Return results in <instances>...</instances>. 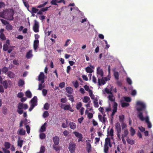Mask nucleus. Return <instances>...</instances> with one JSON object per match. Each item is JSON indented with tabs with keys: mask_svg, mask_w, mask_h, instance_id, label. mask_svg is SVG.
<instances>
[{
	"mask_svg": "<svg viewBox=\"0 0 153 153\" xmlns=\"http://www.w3.org/2000/svg\"><path fill=\"white\" fill-rule=\"evenodd\" d=\"M137 105L138 106L136 108V110L137 111V117L139 119L142 121L145 120L147 123L150 122L145 104L141 101H138Z\"/></svg>",
	"mask_w": 153,
	"mask_h": 153,
	"instance_id": "nucleus-1",
	"label": "nucleus"
},
{
	"mask_svg": "<svg viewBox=\"0 0 153 153\" xmlns=\"http://www.w3.org/2000/svg\"><path fill=\"white\" fill-rule=\"evenodd\" d=\"M14 14V10L12 9L5 11L4 12V18L8 20L11 21L13 19V15Z\"/></svg>",
	"mask_w": 153,
	"mask_h": 153,
	"instance_id": "nucleus-2",
	"label": "nucleus"
},
{
	"mask_svg": "<svg viewBox=\"0 0 153 153\" xmlns=\"http://www.w3.org/2000/svg\"><path fill=\"white\" fill-rule=\"evenodd\" d=\"M68 148L71 153H74L75 152L76 149L75 144L74 143L70 142L69 143Z\"/></svg>",
	"mask_w": 153,
	"mask_h": 153,
	"instance_id": "nucleus-3",
	"label": "nucleus"
},
{
	"mask_svg": "<svg viewBox=\"0 0 153 153\" xmlns=\"http://www.w3.org/2000/svg\"><path fill=\"white\" fill-rule=\"evenodd\" d=\"M1 84H2L4 88L6 89L9 87V85L11 86L12 85V82L10 80H5Z\"/></svg>",
	"mask_w": 153,
	"mask_h": 153,
	"instance_id": "nucleus-4",
	"label": "nucleus"
},
{
	"mask_svg": "<svg viewBox=\"0 0 153 153\" xmlns=\"http://www.w3.org/2000/svg\"><path fill=\"white\" fill-rule=\"evenodd\" d=\"M73 133L76 137L79 138L78 140V142L82 141L83 137L82 134L77 131H74L73 132Z\"/></svg>",
	"mask_w": 153,
	"mask_h": 153,
	"instance_id": "nucleus-5",
	"label": "nucleus"
},
{
	"mask_svg": "<svg viewBox=\"0 0 153 153\" xmlns=\"http://www.w3.org/2000/svg\"><path fill=\"white\" fill-rule=\"evenodd\" d=\"M39 25L38 22L36 20H34V24L33 27V29L35 32L39 31Z\"/></svg>",
	"mask_w": 153,
	"mask_h": 153,
	"instance_id": "nucleus-6",
	"label": "nucleus"
},
{
	"mask_svg": "<svg viewBox=\"0 0 153 153\" xmlns=\"http://www.w3.org/2000/svg\"><path fill=\"white\" fill-rule=\"evenodd\" d=\"M91 140H86V150L88 153L90 152L91 151V146L90 143L88 141H90Z\"/></svg>",
	"mask_w": 153,
	"mask_h": 153,
	"instance_id": "nucleus-7",
	"label": "nucleus"
},
{
	"mask_svg": "<svg viewBox=\"0 0 153 153\" xmlns=\"http://www.w3.org/2000/svg\"><path fill=\"white\" fill-rule=\"evenodd\" d=\"M128 134V131L127 129H125L124 134L122 135V140L124 144H126V141L124 139L125 137H127Z\"/></svg>",
	"mask_w": 153,
	"mask_h": 153,
	"instance_id": "nucleus-8",
	"label": "nucleus"
},
{
	"mask_svg": "<svg viewBox=\"0 0 153 153\" xmlns=\"http://www.w3.org/2000/svg\"><path fill=\"white\" fill-rule=\"evenodd\" d=\"M105 80L102 77V78L101 79H100L99 78L98 79V85L99 86H100L102 84H105L106 82L105 81L107 80V78L106 77L105 78Z\"/></svg>",
	"mask_w": 153,
	"mask_h": 153,
	"instance_id": "nucleus-9",
	"label": "nucleus"
},
{
	"mask_svg": "<svg viewBox=\"0 0 153 153\" xmlns=\"http://www.w3.org/2000/svg\"><path fill=\"white\" fill-rule=\"evenodd\" d=\"M117 104L115 102H114V105L113 106V109L112 110V112L111 114V116H114L115 114V113L117 111Z\"/></svg>",
	"mask_w": 153,
	"mask_h": 153,
	"instance_id": "nucleus-10",
	"label": "nucleus"
},
{
	"mask_svg": "<svg viewBox=\"0 0 153 153\" xmlns=\"http://www.w3.org/2000/svg\"><path fill=\"white\" fill-rule=\"evenodd\" d=\"M45 75L43 72H40L38 77V80L41 81L42 83H43L44 82Z\"/></svg>",
	"mask_w": 153,
	"mask_h": 153,
	"instance_id": "nucleus-11",
	"label": "nucleus"
},
{
	"mask_svg": "<svg viewBox=\"0 0 153 153\" xmlns=\"http://www.w3.org/2000/svg\"><path fill=\"white\" fill-rule=\"evenodd\" d=\"M37 97L34 96L31 100V105L36 106L37 105Z\"/></svg>",
	"mask_w": 153,
	"mask_h": 153,
	"instance_id": "nucleus-12",
	"label": "nucleus"
},
{
	"mask_svg": "<svg viewBox=\"0 0 153 153\" xmlns=\"http://www.w3.org/2000/svg\"><path fill=\"white\" fill-rule=\"evenodd\" d=\"M53 142L55 145H57L59 144V139L58 137L55 136L53 138Z\"/></svg>",
	"mask_w": 153,
	"mask_h": 153,
	"instance_id": "nucleus-13",
	"label": "nucleus"
},
{
	"mask_svg": "<svg viewBox=\"0 0 153 153\" xmlns=\"http://www.w3.org/2000/svg\"><path fill=\"white\" fill-rule=\"evenodd\" d=\"M116 130L117 131V133H121V129L120 125L119 123H117L115 126Z\"/></svg>",
	"mask_w": 153,
	"mask_h": 153,
	"instance_id": "nucleus-14",
	"label": "nucleus"
},
{
	"mask_svg": "<svg viewBox=\"0 0 153 153\" xmlns=\"http://www.w3.org/2000/svg\"><path fill=\"white\" fill-rule=\"evenodd\" d=\"M39 42L38 40H35L33 42V48L35 50H36L39 45Z\"/></svg>",
	"mask_w": 153,
	"mask_h": 153,
	"instance_id": "nucleus-15",
	"label": "nucleus"
},
{
	"mask_svg": "<svg viewBox=\"0 0 153 153\" xmlns=\"http://www.w3.org/2000/svg\"><path fill=\"white\" fill-rule=\"evenodd\" d=\"M97 74L100 75L101 77H103V72L100 67H98L97 68Z\"/></svg>",
	"mask_w": 153,
	"mask_h": 153,
	"instance_id": "nucleus-16",
	"label": "nucleus"
},
{
	"mask_svg": "<svg viewBox=\"0 0 153 153\" xmlns=\"http://www.w3.org/2000/svg\"><path fill=\"white\" fill-rule=\"evenodd\" d=\"M63 109L65 110H69L71 112L74 111V110L72 109L70 105H65Z\"/></svg>",
	"mask_w": 153,
	"mask_h": 153,
	"instance_id": "nucleus-17",
	"label": "nucleus"
},
{
	"mask_svg": "<svg viewBox=\"0 0 153 153\" xmlns=\"http://www.w3.org/2000/svg\"><path fill=\"white\" fill-rule=\"evenodd\" d=\"M69 125L70 128L74 130L76 128V125L74 122H70L69 123Z\"/></svg>",
	"mask_w": 153,
	"mask_h": 153,
	"instance_id": "nucleus-18",
	"label": "nucleus"
},
{
	"mask_svg": "<svg viewBox=\"0 0 153 153\" xmlns=\"http://www.w3.org/2000/svg\"><path fill=\"white\" fill-rule=\"evenodd\" d=\"M18 134L24 135L25 134V131L23 128L19 129L17 132Z\"/></svg>",
	"mask_w": 153,
	"mask_h": 153,
	"instance_id": "nucleus-19",
	"label": "nucleus"
},
{
	"mask_svg": "<svg viewBox=\"0 0 153 153\" xmlns=\"http://www.w3.org/2000/svg\"><path fill=\"white\" fill-rule=\"evenodd\" d=\"M66 92L70 94H71L73 92V89L70 87H66L65 88Z\"/></svg>",
	"mask_w": 153,
	"mask_h": 153,
	"instance_id": "nucleus-20",
	"label": "nucleus"
},
{
	"mask_svg": "<svg viewBox=\"0 0 153 153\" xmlns=\"http://www.w3.org/2000/svg\"><path fill=\"white\" fill-rule=\"evenodd\" d=\"M33 56L32 50H30L28 52L26 55V57L27 59H30Z\"/></svg>",
	"mask_w": 153,
	"mask_h": 153,
	"instance_id": "nucleus-21",
	"label": "nucleus"
},
{
	"mask_svg": "<svg viewBox=\"0 0 153 153\" xmlns=\"http://www.w3.org/2000/svg\"><path fill=\"white\" fill-rule=\"evenodd\" d=\"M105 145H108L110 147L111 146V144L110 142V139L109 138H107L105 139Z\"/></svg>",
	"mask_w": 153,
	"mask_h": 153,
	"instance_id": "nucleus-22",
	"label": "nucleus"
},
{
	"mask_svg": "<svg viewBox=\"0 0 153 153\" xmlns=\"http://www.w3.org/2000/svg\"><path fill=\"white\" fill-rule=\"evenodd\" d=\"M7 75L10 78H13L15 76V74L14 73L10 71H8L7 73Z\"/></svg>",
	"mask_w": 153,
	"mask_h": 153,
	"instance_id": "nucleus-23",
	"label": "nucleus"
},
{
	"mask_svg": "<svg viewBox=\"0 0 153 153\" xmlns=\"http://www.w3.org/2000/svg\"><path fill=\"white\" fill-rule=\"evenodd\" d=\"M26 96L28 98H30L32 96V94L30 91H27L25 93Z\"/></svg>",
	"mask_w": 153,
	"mask_h": 153,
	"instance_id": "nucleus-24",
	"label": "nucleus"
},
{
	"mask_svg": "<svg viewBox=\"0 0 153 153\" xmlns=\"http://www.w3.org/2000/svg\"><path fill=\"white\" fill-rule=\"evenodd\" d=\"M85 70L88 73H91L94 71L90 67L88 66L85 68Z\"/></svg>",
	"mask_w": 153,
	"mask_h": 153,
	"instance_id": "nucleus-25",
	"label": "nucleus"
},
{
	"mask_svg": "<svg viewBox=\"0 0 153 153\" xmlns=\"http://www.w3.org/2000/svg\"><path fill=\"white\" fill-rule=\"evenodd\" d=\"M126 140L127 143L131 145H132L134 143V140H131L129 138L127 139Z\"/></svg>",
	"mask_w": 153,
	"mask_h": 153,
	"instance_id": "nucleus-26",
	"label": "nucleus"
},
{
	"mask_svg": "<svg viewBox=\"0 0 153 153\" xmlns=\"http://www.w3.org/2000/svg\"><path fill=\"white\" fill-rule=\"evenodd\" d=\"M47 124V123H45L44 124L41 126L40 129V131L41 132H43L45 131L46 130L45 126Z\"/></svg>",
	"mask_w": 153,
	"mask_h": 153,
	"instance_id": "nucleus-27",
	"label": "nucleus"
},
{
	"mask_svg": "<svg viewBox=\"0 0 153 153\" xmlns=\"http://www.w3.org/2000/svg\"><path fill=\"white\" fill-rule=\"evenodd\" d=\"M19 139L20 138H19V140L17 141L18 146L21 148L22 146L23 140H20Z\"/></svg>",
	"mask_w": 153,
	"mask_h": 153,
	"instance_id": "nucleus-28",
	"label": "nucleus"
},
{
	"mask_svg": "<svg viewBox=\"0 0 153 153\" xmlns=\"http://www.w3.org/2000/svg\"><path fill=\"white\" fill-rule=\"evenodd\" d=\"M18 84L19 86H22L25 84L24 80L22 79H20L18 81Z\"/></svg>",
	"mask_w": 153,
	"mask_h": 153,
	"instance_id": "nucleus-29",
	"label": "nucleus"
},
{
	"mask_svg": "<svg viewBox=\"0 0 153 153\" xmlns=\"http://www.w3.org/2000/svg\"><path fill=\"white\" fill-rule=\"evenodd\" d=\"M11 146L10 143L8 142H6L4 143V146L6 149H9L10 148Z\"/></svg>",
	"mask_w": 153,
	"mask_h": 153,
	"instance_id": "nucleus-30",
	"label": "nucleus"
},
{
	"mask_svg": "<svg viewBox=\"0 0 153 153\" xmlns=\"http://www.w3.org/2000/svg\"><path fill=\"white\" fill-rule=\"evenodd\" d=\"M88 92L89 93V96L91 99H94V95L93 94L92 90L91 89H89L88 91Z\"/></svg>",
	"mask_w": 153,
	"mask_h": 153,
	"instance_id": "nucleus-31",
	"label": "nucleus"
},
{
	"mask_svg": "<svg viewBox=\"0 0 153 153\" xmlns=\"http://www.w3.org/2000/svg\"><path fill=\"white\" fill-rule=\"evenodd\" d=\"M90 100V98L88 96H85L83 100V102L85 103H87Z\"/></svg>",
	"mask_w": 153,
	"mask_h": 153,
	"instance_id": "nucleus-32",
	"label": "nucleus"
},
{
	"mask_svg": "<svg viewBox=\"0 0 153 153\" xmlns=\"http://www.w3.org/2000/svg\"><path fill=\"white\" fill-rule=\"evenodd\" d=\"M6 29L7 30H12L13 29V26L10 25L8 24V25H6Z\"/></svg>",
	"mask_w": 153,
	"mask_h": 153,
	"instance_id": "nucleus-33",
	"label": "nucleus"
},
{
	"mask_svg": "<svg viewBox=\"0 0 153 153\" xmlns=\"http://www.w3.org/2000/svg\"><path fill=\"white\" fill-rule=\"evenodd\" d=\"M114 75L115 79L117 80H118L119 78V74L118 72L117 71H115L114 72Z\"/></svg>",
	"mask_w": 153,
	"mask_h": 153,
	"instance_id": "nucleus-34",
	"label": "nucleus"
},
{
	"mask_svg": "<svg viewBox=\"0 0 153 153\" xmlns=\"http://www.w3.org/2000/svg\"><path fill=\"white\" fill-rule=\"evenodd\" d=\"M67 96L68 97V99L72 102H74V97L72 95H67Z\"/></svg>",
	"mask_w": 153,
	"mask_h": 153,
	"instance_id": "nucleus-35",
	"label": "nucleus"
},
{
	"mask_svg": "<svg viewBox=\"0 0 153 153\" xmlns=\"http://www.w3.org/2000/svg\"><path fill=\"white\" fill-rule=\"evenodd\" d=\"M109 98V100L111 101H114V99H113L114 96L112 94H111L109 95L108 97Z\"/></svg>",
	"mask_w": 153,
	"mask_h": 153,
	"instance_id": "nucleus-36",
	"label": "nucleus"
},
{
	"mask_svg": "<svg viewBox=\"0 0 153 153\" xmlns=\"http://www.w3.org/2000/svg\"><path fill=\"white\" fill-rule=\"evenodd\" d=\"M49 115V113L47 111H45L43 114V117L44 118H46Z\"/></svg>",
	"mask_w": 153,
	"mask_h": 153,
	"instance_id": "nucleus-37",
	"label": "nucleus"
},
{
	"mask_svg": "<svg viewBox=\"0 0 153 153\" xmlns=\"http://www.w3.org/2000/svg\"><path fill=\"white\" fill-rule=\"evenodd\" d=\"M130 132L131 135L132 136H134L135 133V130L132 127H131Z\"/></svg>",
	"mask_w": 153,
	"mask_h": 153,
	"instance_id": "nucleus-38",
	"label": "nucleus"
},
{
	"mask_svg": "<svg viewBox=\"0 0 153 153\" xmlns=\"http://www.w3.org/2000/svg\"><path fill=\"white\" fill-rule=\"evenodd\" d=\"M50 107V105L48 103H45L44 106V108L46 110H48L49 109Z\"/></svg>",
	"mask_w": 153,
	"mask_h": 153,
	"instance_id": "nucleus-39",
	"label": "nucleus"
},
{
	"mask_svg": "<svg viewBox=\"0 0 153 153\" xmlns=\"http://www.w3.org/2000/svg\"><path fill=\"white\" fill-rule=\"evenodd\" d=\"M119 121L120 122L123 123L124 121V116L123 115H120L119 116Z\"/></svg>",
	"mask_w": 153,
	"mask_h": 153,
	"instance_id": "nucleus-40",
	"label": "nucleus"
},
{
	"mask_svg": "<svg viewBox=\"0 0 153 153\" xmlns=\"http://www.w3.org/2000/svg\"><path fill=\"white\" fill-rule=\"evenodd\" d=\"M109 148L108 145H104V152L105 153H108Z\"/></svg>",
	"mask_w": 153,
	"mask_h": 153,
	"instance_id": "nucleus-41",
	"label": "nucleus"
},
{
	"mask_svg": "<svg viewBox=\"0 0 153 153\" xmlns=\"http://www.w3.org/2000/svg\"><path fill=\"white\" fill-rule=\"evenodd\" d=\"M72 83L75 88H77L79 87V84L77 81L76 80L75 82H73Z\"/></svg>",
	"mask_w": 153,
	"mask_h": 153,
	"instance_id": "nucleus-42",
	"label": "nucleus"
},
{
	"mask_svg": "<svg viewBox=\"0 0 153 153\" xmlns=\"http://www.w3.org/2000/svg\"><path fill=\"white\" fill-rule=\"evenodd\" d=\"M8 45L7 44H4L3 45V50L4 51H6L8 50Z\"/></svg>",
	"mask_w": 153,
	"mask_h": 153,
	"instance_id": "nucleus-43",
	"label": "nucleus"
},
{
	"mask_svg": "<svg viewBox=\"0 0 153 153\" xmlns=\"http://www.w3.org/2000/svg\"><path fill=\"white\" fill-rule=\"evenodd\" d=\"M23 104L21 102H19L18 104V108L19 109H21L23 108Z\"/></svg>",
	"mask_w": 153,
	"mask_h": 153,
	"instance_id": "nucleus-44",
	"label": "nucleus"
},
{
	"mask_svg": "<svg viewBox=\"0 0 153 153\" xmlns=\"http://www.w3.org/2000/svg\"><path fill=\"white\" fill-rule=\"evenodd\" d=\"M8 71V69L7 68L4 67L2 69V72L4 73H6Z\"/></svg>",
	"mask_w": 153,
	"mask_h": 153,
	"instance_id": "nucleus-45",
	"label": "nucleus"
},
{
	"mask_svg": "<svg viewBox=\"0 0 153 153\" xmlns=\"http://www.w3.org/2000/svg\"><path fill=\"white\" fill-rule=\"evenodd\" d=\"M82 103L81 102H79L76 105V108L77 110H79L82 107Z\"/></svg>",
	"mask_w": 153,
	"mask_h": 153,
	"instance_id": "nucleus-46",
	"label": "nucleus"
},
{
	"mask_svg": "<svg viewBox=\"0 0 153 153\" xmlns=\"http://www.w3.org/2000/svg\"><path fill=\"white\" fill-rule=\"evenodd\" d=\"M129 105V104L128 103L125 102H123L121 103V106L123 107L128 106Z\"/></svg>",
	"mask_w": 153,
	"mask_h": 153,
	"instance_id": "nucleus-47",
	"label": "nucleus"
},
{
	"mask_svg": "<svg viewBox=\"0 0 153 153\" xmlns=\"http://www.w3.org/2000/svg\"><path fill=\"white\" fill-rule=\"evenodd\" d=\"M40 138L41 139H44L46 137V135L44 133H41L39 135Z\"/></svg>",
	"mask_w": 153,
	"mask_h": 153,
	"instance_id": "nucleus-48",
	"label": "nucleus"
},
{
	"mask_svg": "<svg viewBox=\"0 0 153 153\" xmlns=\"http://www.w3.org/2000/svg\"><path fill=\"white\" fill-rule=\"evenodd\" d=\"M113 132H114V130L113 128H111L110 131L109 132H108V134H109V135L111 136L112 137L114 135L113 134Z\"/></svg>",
	"mask_w": 153,
	"mask_h": 153,
	"instance_id": "nucleus-49",
	"label": "nucleus"
},
{
	"mask_svg": "<svg viewBox=\"0 0 153 153\" xmlns=\"http://www.w3.org/2000/svg\"><path fill=\"white\" fill-rule=\"evenodd\" d=\"M0 38L2 40H6V37L4 34H1L0 35Z\"/></svg>",
	"mask_w": 153,
	"mask_h": 153,
	"instance_id": "nucleus-50",
	"label": "nucleus"
},
{
	"mask_svg": "<svg viewBox=\"0 0 153 153\" xmlns=\"http://www.w3.org/2000/svg\"><path fill=\"white\" fill-rule=\"evenodd\" d=\"M45 151V148L44 146H42L40 148V153H44Z\"/></svg>",
	"mask_w": 153,
	"mask_h": 153,
	"instance_id": "nucleus-51",
	"label": "nucleus"
},
{
	"mask_svg": "<svg viewBox=\"0 0 153 153\" xmlns=\"http://www.w3.org/2000/svg\"><path fill=\"white\" fill-rule=\"evenodd\" d=\"M124 99L125 101L128 102H130L131 100V98L128 97H124Z\"/></svg>",
	"mask_w": 153,
	"mask_h": 153,
	"instance_id": "nucleus-52",
	"label": "nucleus"
},
{
	"mask_svg": "<svg viewBox=\"0 0 153 153\" xmlns=\"http://www.w3.org/2000/svg\"><path fill=\"white\" fill-rule=\"evenodd\" d=\"M98 119L101 122L103 123H105V122H103V118L101 115L99 114L98 115Z\"/></svg>",
	"mask_w": 153,
	"mask_h": 153,
	"instance_id": "nucleus-53",
	"label": "nucleus"
},
{
	"mask_svg": "<svg viewBox=\"0 0 153 153\" xmlns=\"http://www.w3.org/2000/svg\"><path fill=\"white\" fill-rule=\"evenodd\" d=\"M48 3V1L45 2L43 4H41L38 6V8H41L44 7Z\"/></svg>",
	"mask_w": 153,
	"mask_h": 153,
	"instance_id": "nucleus-54",
	"label": "nucleus"
},
{
	"mask_svg": "<svg viewBox=\"0 0 153 153\" xmlns=\"http://www.w3.org/2000/svg\"><path fill=\"white\" fill-rule=\"evenodd\" d=\"M38 10V9H36L35 7H33L32 8V11L33 13H36L37 12Z\"/></svg>",
	"mask_w": 153,
	"mask_h": 153,
	"instance_id": "nucleus-55",
	"label": "nucleus"
},
{
	"mask_svg": "<svg viewBox=\"0 0 153 153\" xmlns=\"http://www.w3.org/2000/svg\"><path fill=\"white\" fill-rule=\"evenodd\" d=\"M1 21L2 23L4 25H7L9 24V22H8L3 19H1Z\"/></svg>",
	"mask_w": 153,
	"mask_h": 153,
	"instance_id": "nucleus-56",
	"label": "nucleus"
},
{
	"mask_svg": "<svg viewBox=\"0 0 153 153\" xmlns=\"http://www.w3.org/2000/svg\"><path fill=\"white\" fill-rule=\"evenodd\" d=\"M65 82H62L59 84V86L61 88H63L65 87Z\"/></svg>",
	"mask_w": 153,
	"mask_h": 153,
	"instance_id": "nucleus-57",
	"label": "nucleus"
},
{
	"mask_svg": "<svg viewBox=\"0 0 153 153\" xmlns=\"http://www.w3.org/2000/svg\"><path fill=\"white\" fill-rule=\"evenodd\" d=\"M121 126H122V129H123L124 131L125 129H127L126 128V124L124 123H123V122L122 123Z\"/></svg>",
	"mask_w": 153,
	"mask_h": 153,
	"instance_id": "nucleus-58",
	"label": "nucleus"
},
{
	"mask_svg": "<svg viewBox=\"0 0 153 153\" xmlns=\"http://www.w3.org/2000/svg\"><path fill=\"white\" fill-rule=\"evenodd\" d=\"M53 149L55 150L56 151H58L59 150V146H55L54 145H53Z\"/></svg>",
	"mask_w": 153,
	"mask_h": 153,
	"instance_id": "nucleus-59",
	"label": "nucleus"
},
{
	"mask_svg": "<svg viewBox=\"0 0 153 153\" xmlns=\"http://www.w3.org/2000/svg\"><path fill=\"white\" fill-rule=\"evenodd\" d=\"M126 81L130 85L131 84L132 82L131 79L130 78L127 77L126 79Z\"/></svg>",
	"mask_w": 153,
	"mask_h": 153,
	"instance_id": "nucleus-60",
	"label": "nucleus"
},
{
	"mask_svg": "<svg viewBox=\"0 0 153 153\" xmlns=\"http://www.w3.org/2000/svg\"><path fill=\"white\" fill-rule=\"evenodd\" d=\"M43 83H40L39 85V88H38V90H41L42 89V88H44V87L43 86L42 84Z\"/></svg>",
	"mask_w": 153,
	"mask_h": 153,
	"instance_id": "nucleus-61",
	"label": "nucleus"
},
{
	"mask_svg": "<svg viewBox=\"0 0 153 153\" xmlns=\"http://www.w3.org/2000/svg\"><path fill=\"white\" fill-rule=\"evenodd\" d=\"M24 96V94L22 92L19 93L17 94V97L19 98H22Z\"/></svg>",
	"mask_w": 153,
	"mask_h": 153,
	"instance_id": "nucleus-62",
	"label": "nucleus"
},
{
	"mask_svg": "<svg viewBox=\"0 0 153 153\" xmlns=\"http://www.w3.org/2000/svg\"><path fill=\"white\" fill-rule=\"evenodd\" d=\"M93 117V114L91 113H88V117L89 119H90L92 118Z\"/></svg>",
	"mask_w": 153,
	"mask_h": 153,
	"instance_id": "nucleus-63",
	"label": "nucleus"
},
{
	"mask_svg": "<svg viewBox=\"0 0 153 153\" xmlns=\"http://www.w3.org/2000/svg\"><path fill=\"white\" fill-rule=\"evenodd\" d=\"M8 149H6L4 148H2V150L4 153H10V151L7 150Z\"/></svg>",
	"mask_w": 153,
	"mask_h": 153,
	"instance_id": "nucleus-64",
	"label": "nucleus"
}]
</instances>
